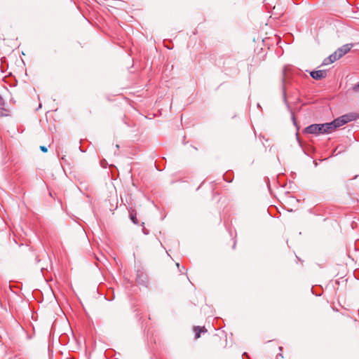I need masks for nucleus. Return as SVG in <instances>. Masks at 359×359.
I'll return each mask as SVG.
<instances>
[{"label": "nucleus", "instance_id": "obj_1", "mask_svg": "<svg viewBox=\"0 0 359 359\" xmlns=\"http://www.w3.org/2000/svg\"><path fill=\"white\" fill-rule=\"evenodd\" d=\"M352 47V44H345L341 47L339 48L334 53H337V56L339 59L345 54L348 53Z\"/></svg>", "mask_w": 359, "mask_h": 359}, {"label": "nucleus", "instance_id": "obj_2", "mask_svg": "<svg viewBox=\"0 0 359 359\" xmlns=\"http://www.w3.org/2000/svg\"><path fill=\"white\" fill-rule=\"evenodd\" d=\"M341 123L344 125L350 121L356 120L358 118V115L355 113H350L343 115L339 117Z\"/></svg>", "mask_w": 359, "mask_h": 359}, {"label": "nucleus", "instance_id": "obj_3", "mask_svg": "<svg viewBox=\"0 0 359 359\" xmlns=\"http://www.w3.org/2000/svg\"><path fill=\"white\" fill-rule=\"evenodd\" d=\"M319 127L317 124H311L304 129V133L313 134L316 135H319Z\"/></svg>", "mask_w": 359, "mask_h": 359}, {"label": "nucleus", "instance_id": "obj_4", "mask_svg": "<svg viewBox=\"0 0 359 359\" xmlns=\"http://www.w3.org/2000/svg\"><path fill=\"white\" fill-rule=\"evenodd\" d=\"M311 76L315 80H321L327 76V71L316 70L310 72Z\"/></svg>", "mask_w": 359, "mask_h": 359}, {"label": "nucleus", "instance_id": "obj_5", "mask_svg": "<svg viewBox=\"0 0 359 359\" xmlns=\"http://www.w3.org/2000/svg\"><path fill=\"white\" fill-rule=\"evenodd\" d=\"M337 60H339V58L337 56V53H333L329 57H327L323 60L322 65H328L330 64L333 63L334 61H336Z\"/></svg>", "mask_w": 359, "mask_h": 359}, {"label": "nucleus", "instance_id": "obj_6", "mask_svg": "<svg viewBox=\"0 0 359 359\" xmlns=\"http://www.w3.org/2000/svg\"><path fill=\"white\" fill-rule=\"evenodd\" d=\"M9 114V110L5 107L4 99L0 95V116H6Z\"/></svg>", "mask_w": 359, "mask_h": 359}, {"label": "nucleus", "instance_id": "obj_7", "mask_svg": "<svg viewBox=\"0 0 359 359\" xmlns=\"http://www.w3.org/2000/svg\"><path fill=\"white\" fill-rule=\"evenodd\" d=\"M321 127L323 128V132L325 133V134L331 133L334 130L332 122L323 123L321 125Z\"/></svg>", "mask_w": 359, "mask_h": 359}, {"label": "nucleus", "instance_id": "obj_8", "mask_svg": "<svg viewBox=\"0 0 359 359\" xmlns=\"http://www.w3.org/2000/svg\"><path fill=\"white\" fill-rule=\"evenodd\" d=\"M194 331L195 332V337H196V339H198V338H199L201 337V333L202 332H204V328H201V327H200L198 326H196L194 328Z\"/></svg>", "mask_w": 359, "mask_h": 359}, {"label": "nucleus", "instance_id": "obj_9", "mask_svg": "<svg viewBox=\"0 0 359 359\" xmlns=\"http://www.w3.org/2000/svg\"><path fill=\"white\" fill-rule=\"evenodd\" d=\"M332 123L333 124V127H334V130L336 128L343 126V124L340 121L339 118L334 119L333 121H332Z\"/></svg>", "mask_w": 359, "mask_h": 359}, {"label": "nucleus", "instance_id": "obj_10", "mask_svg": "<svg viewBox=\"0 0 359 359\" xmlns=\"http://www.w3.org/2000/svg\"><path fill=\"white\" fill-rule=\"evenodd\" d=\"M332 123L333 124V127H334V130L336 128L343 126V124L340 121L339 118L334 119L333 121H332Z\"/></svg>", "mask_w": 359, "mask_h": 359}, {"label": "nucleus", "instance_id": "obj_11", "mask_svg": "<svg viewBox=\"0 0 359 359\" xmlns=\"http://www.w3.org/2000/svg\"><path fill=\"white\" fill-rule=\"evenodd\" d=\"M130 219L133 221V222L134 224H137V217H136V213L135 212H133V211L131 212L130 213Z\"/></svg>", "mask_w": 359, "mask_h": 359}, {"label": "nucleus", "instance_id": "obj_12", "mask_svg": "<svg viewBox=\"0 0 359 359\" xmlns=\"http://www.w3.org/2000/svg\"><path fill=\"white\" fill-rule=\"evenodd\" d=\"M353 90L355 92L359 93V83L353 86Z\"/></svg>", "mask_w": 359, "mask_h": 359}, {"label": "nucleus", "instance_id": "obj_13", "mask_svg": "<svg viewBox=\"0 0 359 359\" xmlns=\"http://www.w3.org/2000/svg\"><path fill=\"white\" fill-rule=\"evenodd\" d=\"M318 126V127L320 128H319V135L320 134H325V133L323 132V128L321 127V125L322 124H317Z\"/></svg>", "mask_w": 359, "mask_h": 359}, {"label": "nucleus", "instance_id": "obj_14", "mask_svg": "<svg viewBox=\"0 0 359 359\" xmlns=\"http://www.w3.org/2000/svg\"><path fill=\"white\" fill-rule=\"evenodd\" d=\"M40 149L43 151V152H46L48 151L47 148L45 147V146H41L40 147Z\"/></svg>", "mask_w": 359, "mask_h": 359}, {"label": "nucleus", "instance_id": "obj_15", "mask_svg": "<svg viewBox=\"0 0 359 359\" xmlns=\"http://www.w3.org/2000/svg\"><path fill=\"white\" fill-rule=\"evenodd\" d=\"M283 74H285V69H283Z\"/></svg>", "mask_w": 359, "mask_h": 359}, {"label": "nucleus", "instance_id": "obj_16", "mask_svg": "<svg viewBox=\"0 0 359 359\" xmlns=\"http://www.w3.org/2000/svg\"><path fill=\"white\" fill-rule=\"evenodd\" d=\"M177 266L178 268H180V264L178 263L177 264Z\"/></svg>", "mask_w": 359, "mask_h": 359}]
</instances>
